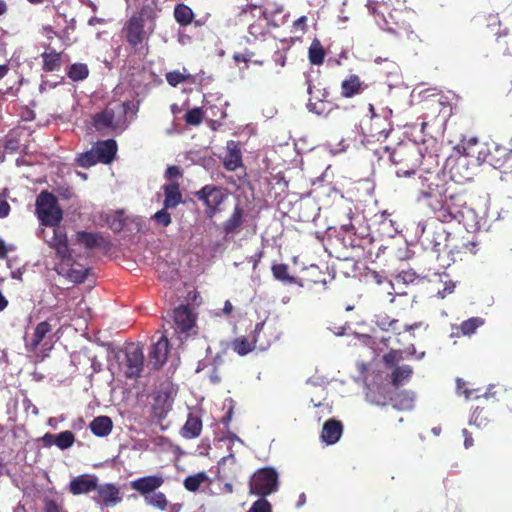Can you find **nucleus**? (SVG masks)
Here are the masks:
<instances>
[{"label":"nucleus","instance_id":"1","mask_svg":"<svg viewBox=\"0 0 512 512\" xmlns=\"http://www.w3.org/2000/svg\"><path fill=\"white\" fill-rule=\"evenodd\" d=\"M442 206L435 212L438 213L442 221L455 220L468 228H474L477 225V214L474 209L466 206L463 195L448 192Z\"/></svg>","mask_w":512,"mask_h":512},{"label":"nucleus","instance_id":"2","mask_svg":"<svg viewBox=\"0 0 512 512\" xmlns=\"http://www.w3.org/2000/svg\"><path fill=\"white\" fill-rule=\"evenodd\" d=\"M449 192L447 182L438 174L427 173L419 177L417 202H424L434 212L442 206Z\"/></svg>","mask_w":512,"mask_h":512},{"label":"nucleus","instance_id":"3","mask_svg":"<svg viewBox=\"0 0 512 512\" xmlns=\"http://www.w3.org/2000/svg\"><path fill=\"white\" fill-rule=\"evenodd\" d=\"M36 214L41 224L48 227L57 226L63 217L62 210L54 195L41 192L36 199Z\"/></svg>","mask_w":512,"mask_h":512},{"label":"nucleus","instance_id":"4","mask_svg":"<svg viewBox=\"0 0 512 512\" xmlns=\"http://www.w3.org/2000/svg\"><path fill=\"white\" fill-rule=\"evenodd\" d=\"M240 20L249 23L248 42L261 39L268 33V18L262 7L249 6L245 8L240 14Z\"/></svg>","mask_w":512,"mask_h":512},{"label":"nucleus","instance_id":"5","mask_svg":"<svg viewBox=\"0 0 512 512\" xmlns=\"http://www.w3.org/2000/svg\"><path fill=\"white\" fill-rule=\"evenodd\" d=\"M278 473L266 467L257 470L250 478L249 493L260 497L268 496L278 490Z\"/></svg>","mask_w":512,"mask_h":512},{"label":"nucleus","instance_id":"6","mask_svg":"<svg viewBox=\"0 0 512 512\" xmlns=\"http://www.w3.org/2000/svg\"><path fill=\"white\" fill-rule=\"evenodd\" d=\"M120 367L128 378H138L144 368V355L140 346L130 344L126 347Z\"/></svg>","mask_w":512,"mask_h":512},{"label":"nucleus","instance_id":"7","mask_svg":"<svg viewBox=\"0 0 512 512\" xmlns=\"http://www.w3.org/2000/svg\"><path fill=\"white\" fill-rule=\"evenodd\" d=\"M128 108L129 103L127 102L117 104L115 107H107L105 110L94 116V127L98 131L117 128Z\"/></svg>","mask_w":512,"mask_h":512},{"label":"nucleus","instance_id":"8","mask_svg":"<svg viewBox=\"0 0 512 512\" xmlns=\"http://www.w3.org/2000/svg\"><path fill=\"white\" fill-rule=\"evenodd\" d=\"M195 196L205 204L206 215L209 218H213L219 212L218 207L226 198V194L222 188L213 185L204 186L196 192Z\"/></svg>","mask_w":512,"mask_h":512},{"label":"nucleus","instance_id":"9","mask_svg":"<svg viewBox=\"0 0 512 512\" xmlns=\"http://www.w3.org/2000/svg\"><path fill=\"white\" fill-rule=\"evenodd\" d=\"M173 320L175 325V333L178 334L180 340L194 332L195 315L188 306L181 305L173 311Z\"/></svg>","mask_w":512,"mask_h":512},{"label":"nucleus","instance_id":"10","mask_svg":"<svg viewBox=\"0 0 512 512\" xmlns=\"http://www.w3.org/2000/svg\"><path fill=\"white\" fill-rule=\"evenodd\" d=\"M123 31L125 33L127 42L131 46L136 47L142 43L146 38L143 13L132 15L126 22Z\"/></svg>","mask_w":512,"mask_h":512},{"label":"nucleus","instance_id":"11","mask_svg":"<svg viewBox=\"0 0 512 512\" xmlns=\"http://www.w3.org/2000/svg\"><path fill=\"white\" fill-rule=\"evenodd\" d=\"M52 228V235L49 236L45 229H41L40 235L45 240V242L53 249H55L57 255H59L62 259L68 258L70 256L68 244H67V235L64 229L59 227V224Z\"/></svg>","mask_w":512,"mask_h":512},{"label":"nucleus","instance_id":"12","mask_svg":"<svg viewBox=\"0 0 512 512\" xmlns=\"http://www.w3.org/2000/svg\"><path fill=\"white\" fill-rule=\"evenodd\" d=\"M97 497L94 498L102 507H113L122 501L119 488L112 483H105L97 486Z\"/></svg>","mask_w":512,"mask_h":512},{"label":"nucleus","instance_id":"13","mask_svg":"<svg viewBox=\"0 0 512 512\" xmlns=\"http://www.w3.org/2000/svg\"><path fill=\"white\" fill-rule=\"evenodd\" d=\"M164 483V479L160 475H150L135 479L130 482L133 490L140 493L144 498L146 495L154 493Z\"/></svg>","mask_w":512,"mask_h":512},{"label":"nucleus","instance_id":"14","mask_svg":"<svg viewBox=\"0 0 512 512\" xmlns=\"http://www.w3.org/2000/svg\"><path fill=\"white\" fill-rule=\"evenodd\" d=\"M168 339L166 336H161L158 341L153 345L152 350L149 354L148 365L154 370H158L163 366L167 360L168 354Z\"/></svg>","mask_w":512,"mask_h":512},{"label":"nucleus","instance_id":"15","mask_svg":"<svg viewBox=\"0 0 512 512\" xmlns=\"http://www.w3.org/2000/svg\"><path fill=\"white\" fill-rule=\"evenodd\" d=\"M473 157V147L464 148V155L458 157L455 165L451 169L453 177L459 176L462 180L472 179L473 170L469 167L471 164L469 158Z\"/></svg>","mask_w":512,"mask_h":512},{"label":"nucleus","instance_id":"16","mask_svg":"<svg viewBox=\"0 0 512 512\" xmlns=\"http://www.w3.org/2000/svg\"><path fill=\"white\" fill-rule=\"evenodd\" d=\"M98 478L95 475H80L71 480L69 490L73 495L87 494L97 489Z\"/></svg>","mask_w":512,"mask_h":512},{"label":"nucleus","instance_id":"17","mask_svg":"<svg viewBox=\"0 0 512 512\" xmlns=\"http://www.w3.org/2000/svg\"><path fill=\"white\" fill-rule=\"evenodd\" d=\"M49 332H51V325L47 321L40 322L35 327L32 335L26 337V350L29 352H35Z\"/></svg>","mask_w":512,"mask_h":512},{"label":"nucleus","instance_id":"18","mask_svg":"<svg viewBox=\"0 0 512 512\" xmlns=\"http://www.w3.org/2000/svg\"><path fill=\"white\" fill-rule=\"evenodd\" d=\"M343 432V426L340 421L330 419L323 425L321 439L328 445L335 444L339 441Z\"/></svg>","mask_w":512,"mask_h":512},{"label":"nucleus","instance_id":"19","mask_svg":"<svg viewBox=\"0 0 512 512\" xmlns=\"http://www.w3.org/2000/svg\"><path fill=\"white\" fill-rule=\"evenodd\" d=\"M227 155L224 158L223 165L229 171H234L242 164V156L239 144L233 140L227 142Z\"/></svg>","mask_w":512,"mask_h":512},{"label":"nucleus","instance_id":"20","mask_svg":"<svg viewBox=\"0 0 512 512\" xmlns=\"http://www.w3.org/2000/svg\"><path fill=\"white\" fill-rule=\"evenodd\" d=\"M94 151L98 157L99 162L104 164L110 163L117 151V145L114 140H106L98 142L94 147Z\"/></svg>","mask_w":512,"mask_h":512},{"label":"nucleus","instance_id":"21","mask_svg":"<svg viewBox=\"0 0 512 512\" xmlns=\"http://www.w3.org/2000/svg\"><path fill=\"white\" fill-rule=\"evenodd\" d=\"M165 209H173L182 202V194L179 189V184L176 182H169L163 186Z\"/></svg>","mask_w":512,"mask_h":512},{"label":"nucleus","instance_id":"22","mask_svg":"<svg viewBox=\"0 0 512 512\" xmlns=\"http://www.w3.org/2000/svg\"><path fill=\"white\" fill-rule=\"evenodd\" d=\"M244 212L240 206H235L231 216L223 223L222 229L226 235L238 232L243 224Z\"/></svg>","mask_w":512,"mask_h":512},{"label":"nucleus","instance_id":"23","mask_svg":"<svg viewBox=\"0 0 512 512\" xmlns=\"http://www.w3.org/2000/svg\"><path fill=\"white\" fill-rule=\"evenodd\" d=\"M113 427L112 420L108 416L96 417L90 423V429L96 436L104 437L107 436Z\"/></svg>","mask_w":512,"mask_h":512},{"label":"nucleus","instance_id":"24","mask_svg":"<svg viewBox=\"0 0 512 512\" xmlns=\"http://www.w3.org/2000/svg\"><path fill=\"white\" fill-rule=\"evenodd\" d=\"M202 422L197 416L189 415L186 423L182 427L181 434L184 438L192 439L200 435Z\"/></svg>","mask_w":512,"mask_h":512},{"label":"nucleus","instance_id":"25","mask_svg":"<svg viewBox=\"0 0 512 512\" xmlns=\"http://www.w3.org/2000/svg\"><path fill=\"white\" fill-rule=\"evenodd\" d=\"M342 95L352 97L362 91V83L358 76L352 75L342 82Z\"/></svg>","mask_w":512,"mask_h":512},{"label":"nucleus","instance_id":"26","mask_svg":"<svg viewBox=\"0 0 512 512\" xmlns=\"http://www.w3.org/2000/svg\"><path fill=\"white\" fill-rule=\"evenodd\" d=\"M309 95L311 96L308 103H307V109L311 113H315L317 115H324L326 113V104L325 102L320 99L319 97L313 96V87L311 84L308 85L307 89Z\"/></svg>","mask_w":512,"mask_h":512},{"label":"nucleus","instance_id":"27","mask_svg":"<svg viewBox=\"0 0 512 512\" xmlns=\"http://www.w3.org/2000/svg\"><path fill=\"white\" fill-rule=\"evenodd\" d=\"M145 503L148 506H151L153 508H156L161 511L167 510L168 507V500L164 493L162 492H154L150 495H146V498H144Z\"/></svg>","mask_w":512,"mask_h":512},{"label":"nucleus","instance_id":"28","mask_svg":"<svg viewBox=\"0 0 512 512\" xmlns=\"http://www.w3.org/2000/svg\"><path fill=\"white\" fill-rule=\"evenodd\" d=\"M413 373L409 365L397 366L392 372V382L395 386L402 385Z\"/></svg>","mask_w":512,"mask_h":512},{"label":"nucleus","instance_id":"29","mask_svg":"<svg viewBox=\"0 0 512 512\" xmlns=\"http://www.w3.org/2000/svg\"><path fill=\"white\" fill-rule=\"evenodd\" d=\"M208 480V476L205 472H199L197 474L188 476L184 480V487L191 492H195L199 487Z\"/></svg>","mask_w":512,"mask_h":512},{"label":"nucleus","instance_id":"30","mask_svg":"<svg viewBox=\"0 0 512 512\" xmlns=\"http://www.w3.org/2000/svg\"><path fill=\"white\" fill-rule=\"evenodd\" d=\"M272 273L275 279L287 283L294 284L296 279L291 276L288 272V266L286 264H276L272 266Z\"/></svg>","mask_w":512,"mask_h":512},{"label":"nucleus","instance_id":"31","mask_svg":"<svg viewBox=\"0 0 512 512\" xmlns=\"http://www.w3.org/2000/svg\"><path fill=\"white\" fill-rule=\"evenodd\" d=\"M324 50L319 40L315 39L309 47V60L313 65H320L324 60Z\"/></svg>","mask_w":512,"mask_h":512},{"label":"nucleus","instance_id":"32","mask_svg":"<svg viewBox=\"0 0 512 512\" xmlns=\"http://www.w3.org/2000/svg\"><path fill=\"white\" fill-rule=\"evenodd\" d=\"M174 17L178 23L188 25L193 19V12L188 6L179 4L174 9Z\"/></svg>","mask_w":512,"mask_h":512},{"label":"nucleus","instance_id":"33","mask_svg":"<svg viewBox=\"0 0 512 512\" xmlns=\"http://www.w3.org/2000/svg\"><path fill=\"white\" fill-rule=\"evenodd\" d=\"M74 442H75L74 434L71 431L66 430V431L60 432L59 434H56V439H55L54 445H56L61 450H66V449L70 448L71 446H73Z\"/></svg>","mask_w":512,"mask_h":512},{"label":"nucleus","instance_id":"34","mask_svg":"<svg viewBox=\"0 0 512 512\" xmlns=\"http://www.w3.org/2000/svg\"><path fill=\"white\" fill-rule=\"evenodd\" d=\"M374 322L381 330L388 331L390 329L396 330L394 326L398 321L385 313H379L374 316Z\"/></svg>","mask_w":512,"mask_h":512},{"label":"nucleus","instance_id":"35","mask_svg":"<svg viewBox=\"0 0 512 512\" xmlns=\"http://www.w3.org/2000/svg\"><path fill=\"white\" fill-rule=\"evenodd\" d=\"M88 74H89V70H88L87 65L82 64V63L73 64L68 71V76L73 81L84 80L87 78Z\"/></svg>","mask_w":512,"mask_h":512},{"label":"nucleus","instance_id":"36","mask_svg":"<svg viewBox=\"0 0 512 512\" xmlns=\"http://www.w3.org/2000/svg\"><path fill=\"white\" fill-rule=\"evenodd\" d=\"M484 324V320L480 317H472L460 325V330L463 335H471L475 330Z\"/></svg>","mask_w":512,"mask_h":512},{"label":"nucleus","instance_id":"37","mask_svg":"<svg viewBox=\"0 0 512 512\" xmlns=\"http://www.w3.org/2000/svg\"><path fill=\"white\" fill-rule=\"evenodd\" d=\"M76 161L79 166L84 168H89L99 162L96 152L93 148L85 153L80 154L76 158Z\"/></svg>","mask_w":512,"mask_h":512},{"label":"nucleus","instance_id":"38","mask_svg":"<svg viewBox=\"0 0 512 512\" xmlns=\"http://www.w3.org/2000/svg\"><path fill=\"white\" fill-rule=\"evenodd\" d=\"M44 62V69L47 71H54L59 67L60 62V54L52 51L49 53H44L42 55Z\"/></svg>","mask_w":512,"mask_h":512},{"label":"nucleus","instance_id":"39","mask_svg":"<svg viewBox=\"0 0 512 512\" xmlns=\"http://www.w3.org/2000/svg\"><path fill=\"white\" fill-rule=\"evenodd\" d=\"M414 406V394L406 392L402 395H399L395 400L394 407L401 410H410Z\"/></svg>","mask_w":512,"mask_h":512},{"label":"nucleus","instance_id":"40","mask_svg":"<svg viewBox=\"0 0 512 512\" xmlns=\"http://www.w3.org/2000/svg\"><path fill=\"white\" fill-rule=\"evenodd\" d=\"M169 209H165V206L163 205V208L159 211H157L153 216L152 219L158 224L163 227H167L171 224V215L168 213Z\"/></svg>","mask_w":512,"mask_h":512},{"label":"nucleus","instance_id":"41","mask_svg":"<svg viewBox=\"0 0 512 512\" xmlns=\"http://www.w3.org/2000/svg\"><path fill=\"white\" fill-rule=\"evenodd\" d=\"M233 348L239 355H246L252 351L253 345L245 338H239L234 341Z\"/></svg>","mask_w":512,"mask_h":512},{"label":"nucleus","instance_id":"42","mask_svg":"<svg viewBox=\"0 0 512 512\" xmlns=\"http://www.w3.org/2000/svg\"><path fill=\"white\" fill-rule=\"evenodd\" d=\"M203 114L200 108L189 110L185 115V120L190 125H199L202 122Z\"/></svg>","mask_w":512,"mask_h":512},{"label":"nucleus","instance_id":"43","mask_svg":"<svg viewBox=\"0 0 512 512\" xmlns=\"http://www.w3.org/2000/svg\"><path fill=\"white\" fill-rule=\"evenodd\" d=\"M248 512H272V506L264 497H261L252 504Z\"/></svg>","mask_w":512,"mask_h":512},{"label":"nucleus","instance_id":"44","mask_svg":"<svg viewBox=\"0 0 512 512\" xmlns=\"http://www.w3.org/2000/svg\"><path fill=\"white\" fill-rule=\"evenodd\" d=\"M77 238H78V241L80 243L84 244L87 248H92L97 243V238L92 233L79 232Z\"/></svg>","mask_w":512,"mask_h":512},{"label":"nucleus","instance_id":"45","mask_svg":"<svg viewBox=\"0 0 512 512\" xmlns=\"http://www.w3.org/2000/svg\"><path fill=\"white\" fill-rule=\"evenodd\" d=\"M483 410H479L478 408L475 409L473 412L471 418H470V424L475 425L477 427L485 426L487 423V418L482 415Z\"/></svg>","mask_w":512,"mask_h":512},{"label":"nucleus","instance_id":"46","mask_svg":"<svg viewBox=\"0 0 512 512\" xmlns=\"http://www.w3.org/2000/svg\"><path fill=\"white\" fill-rule=\"evenodd\" d=\"M415 279H416V275L414 272L403 271L395 277V283L396 284H400V283L409 284V283H413L415 281Z\"/></svg>","mask_w":512,"mask_h":512},{"label":"nucleus","instance_id":"47","mask_svg":"<svg viewBox=\"0 0 512 512\" xmlns=\"http://www.w3.org/2000/svg\"><path fill=\"white\" fill-rule=\"evenodd\" d=\"M402 355H403L402 351L392 350L389 353H387L386 355H384L383 359L386 364L393 365L402 360V358H403Z\"/></svg>","mask_w":512,"mask_h":512},{"label":"nucleus","instance_id":"48","mask_svg":"<svg viewBox=\"0 0 512 512\" xmlns=\"http://www.w3.org/2000/svg\"><path fill=\"white\" fill-rule=\"evenodd\" d=\"M166 80L171 86H177L185 80V76L178 71H173L167 73Z\"/></svg>","mask_w":512,"mask_h":512},{"label":"nucleus","instance_id":"49","mask_svg":"<svg viewBox=\"0 0 512 512\" xmlns=\"http://www.w3.org/2000/svg\"><path fill=\"white\" fill-rule=\"evenodd\" d=\"M307 17L301 16L293 22V29L295 32L304 33L306 30Z\"/></svg>","mask_w":512,"mask_h":512},{"label":"nucleus","instance_id":"50","mask_svg":"<svg viewBox=\"0 0 512 512\" xmlns=\"http://www.w3.org/2000/svg\"><path fill=\"white\" fill-rule=\"evenodd\" d=\"M391 114H392L391 109H385L383 111V117L385 118L386 121H388V118L391 116ZM387 126H388V129L383 128L377 132L379 134V136H383L384 138H386L388 136V133L390 131V122H387Z\"/></svg>","mask_w":512,"mask_h":512},{"label":"nucleus","instance_id":"51","mask_svg":"<svg viewBox=\"0 0 512 512\" xmlns=\"http://www.w3.org/2000/svg\"><path fill=\"white\" fill-rule=\"evenodd\" d=\"M69 278L73 281V282H76V283H81L85 280V273L82 272L81 270H71V272L69 273Z\"/></svg>","mask_w":512,"mask_h":512},{"label":"nucleus","instance_id":"52","mask_svg":"<svg viewBox=\"0 0 512 512\" xmlns=\"http://www.w3.org/2000/svg\"><path fill=\"white\" fill-rule=\"evenodd\" d=\"M10 205L8 202L0 195V218H5L9 215Z\"/></svg>","mask_w":512,"mask_h":512},{"label":"nucleus","instance_id":"53","mask_svg":"<svg viewBox=\"0 0 512 512\" xmlns=\"http://www.w3.org/2000/svg\"><path fill=\"white\" fill-rule=\"evenodd\" d=\"M181 175L180 168L178 166H169L166 170L165 176L168 179H172Z\"/></svg>","mask_w":512,"mask_h":512},{"label":"nucleus","instance_id":"54","mask_svg":"<svg viewBox=\"0 0 512 512\" xmlns=\"http://www.w3.org/2000/svg\"><path fill=\"white\" fill-rule=\"evenodd\" d=\"M55 439H56V435L50 434V433H46L42 437V442H43L44 446L50 447V446L55 444Z\"/></svg>","mask_w":512,"mask_h":512},{"label":"nucleus","instance_id":"55","mask_svg":"<svg viewBox=\"0 0 512 512\" xmlns=\"http://www.w3.org/2000/svg\"><path fill=\"white\" fill-rule=\"evenodd\" d=\"M45 512H60V508L56 502L49 500L45 504Z\"/></svg>","mask_w":512,"mask_h":512},{"label":"nucleus","instance_id":"56","mask_svg":"<svg viewBox=\"0 0 512 512\" xmlns=\"http://www.w3.org/2000/svg\"><path fill=\"white\" fill-rule=\"evenodd\" d=\"M465 249L468 250L471 254L475 255L478 251V243L477 242H474V241H471V242H467L465 245Z\"/></svg>","mask_w":512,"mask_h":512},{"label":"nucleus","instance_id":"57","mask_svg":"<svg viewBox=\"0 0 512 512\" xmlns=\"http://www.w3.org/2000/svg\"><path fill=\"white\" fill-rule=\"evenodd\" d=\"M462 433H463V435L465 437V440H464L465 448L471 447L473 445V439H472L471 435L469 434L467 429H463Z\"/></svg>","mask_w":512,"mask_h":512},{"label":"nucleus","instance_id":"58","mask_svg":"<svg viewBox=\"0 0 512 512\" xmlns=\"http://www.w3.org/2000/svg\"><path fill=\"white\" fill-rule=\"evenodd\" d=\"M7 253H8L7 246H6L5 242L2 239H0V258L1 259L6 258Z\"/></svg>","mask_w":512,"mask_h":512},{"label":"nucleus","instance_id":"59","mask_svg":"<svg viewBox=\"0 0 512 512\" xmlns=\"http://www.w3.org/2000/svg\"><path fill=\"white\" fill-rule=\"evenodd\" d=\"M366 398L368 401H370L371 403H376V404H384L385 401L384 400H381V399H375L372 395V392L369 391L366 393Z\"/></svg>","mask_w":512,"mask_h":512},{"label":"nucleus","instance_id":"60","mask_svg":"<svg viewBox=\"0 0 512 512\" xmlns=\"http://www.w3.org/2000/svg\"><path fill=\"white\" fill-rule=\"evenodd\" d=\"M182 508L181 504L175 503V504H169L168 503V512H179Z\"/></svg>","mask_w":512,"mask_h":512},{"label":"nucleus","instance_id":"61","mask_svg":"<svg viewBox=\"0 0 512 512\" xmlns=\"http://www.w3.org/2000/svg\"><path fill=\"white\" fill-rule=\"evenodd\" d=\"M232 310H233V306H232L231 302L227 300L224 304L223 312L225 314H230L232 312Z\"/></svg>","mask_w":512,"mask_h":512},{"label":"nucleus","instance_id":"62","mask_svg":"<svg viewBox=\"0 0 512 512\" xmlns=\"http://www.w3.org/2000/svg\"><path fill=\"white\" fill-rule=\"evenodd\" d=\"M454 286L452 287H445L443 291H439L438 294L441 298H444L446 294L452 293Z\"/></svg>","mask_w":512,"mask_h":512},{"label":"nucleus","instance_id":"63","mask_svg":"<svg viewBox=\"0 0 512 512\" xmlns=\"http://www.w3.org/2000/svg\"><path fill=\"white\" fill-rule=\"evenodd\" d=\"M420 326H422V323H421V322L415 323V324H413V325H405V326H404V330H405V331H410V330L417 329V328H419Z\"/></svg>","mask_w":512,"mask_h":512},{"label":"nucleus","instance_id":"64","mask_svg":"<svg viewBox=\"0 0 512 512\" xmlns=\"http://www.w3.org/2000/svg\"><path fill=\"white\" fill-rule=\"evenodd\" d=\"M157 409L160 407L161 408V412H160V415L163 414L164 411H166L167 409H169L171 407V403H162V404H157Z\"/></svg>","mask_w":512,"mask_h":512}]
</instances>
